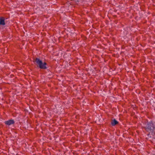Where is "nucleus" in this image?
I'll return each instance as SVG.
<instances>
[{
  "label": "nucleus",
  "instance_id": "f257e3e1",
  "mask_svg": "<svg viewBox=\"0 0 155 155\" xmlns=\"http://www.w3.org/2000/svg\"><path fill=\"white\" fill-rule=\"evenodd\" d=\"M143 127L150 133H153L155 130V126L152 122L143 123Z\"/></svg>",
  "mask_w": 155,
  "mask_h": 155
},
{
  "label": "nucleus",
  "instance_id": "f03ea898",
  "mask_svg": "<svg viewBox=\"0 0 155 155\" xmlns=\"http://www.w3.org/2000/svg\"><path fill=\"white\" fill-rule=\"evenodd\" d=\"M35 61L40 68L41 69H46L47 68L46 63H43L41 60L38 58H36L35 59Z\"/></svg>",
  "mask_w": 155,
  "mask_h": 155
},
{
  "label": "nucleus",
  "instance_id": "7ed1b4c3",
  "mask_svg": "<svg viewBox=\"0 0 155 155\" xmlns=\"http://www.w3.org/2000/svg\"><path fill=\"white\" fill-rule=\"evenodd\" d=\"M5 124L9 126L14 124V121L13 120H10L5 121Z\"/></svg>",
  "mask_w": 155,
  "mask_h": 155
},
{
  "label": "nucleus",
  "instance_id": "20e7f679",
  "mask_svg": "<svg viewBox=\"0 0 155 155\" xmlns=\"http://www.w3.org/2000/svg\"><path fill=\"white\" fill-rule=\"evenodd\" d=\"M5 24V19L4 18L1 17L0 18V25H4Z\"/></svg>",
  "mask_w": 155,
  "mask_h": 155
},
{
  "label": "nucleus",
  "instance_id": "39448f33",
  "mask_svg": "<svg viewBox=\"0 0 155 155\" xmlns=\"http://www.w3.org/2000/svg\"><path fill=\"white\" fill-rule=\"evenodd\" d=\"M118 123V122L115 119H114L111 122V125L113 126L117 124Z\"/></svg>",
  "mask_w": 155,
  "mask_h": 155
}]
</instances>
